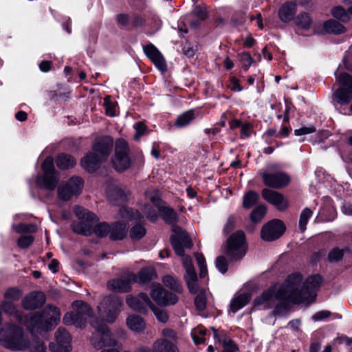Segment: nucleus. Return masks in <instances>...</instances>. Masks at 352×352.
<instances>
[{"mask_svg": "<svg viewBox=\"0 0 352 352\" xmlns=\"http://www.w3.org/2000/svg\"><path fill=\"white\" fill-rule=\"evenodd\" d=\"M302 276L295 273L287 277L285 280L286 289L289 293L284 294L283 298H287L289 302L307 303L314 300L316 290L320 287L322 278L319 275L309 277L302 284Z\"/></svg>", "mask_w": 352, "mask_h": 352, "instance_id": "f257e3e1", "label": "nucleus"}, {"mask_svg": "<svg viewBox=\"0 0 352 352\" xmlns=\"http://www.w3.org/2000/svg\"><path fill=\"white\" fill-rule=\"evenodd\" d=\"M74 210L76 216L80 219L79 222H74L72 225L75 232L89 236L94 232L100 237L109 236L111 226L107 223L102 222L94 226L98 220L95 214L78 206H76Z\"/></svg>", "mask_w": 352, "mask_h": 352, "instance_id": "f03ea898", "label": "nucleus"}, {"mask_svg": "<svg viewBox=\"0 0 352 352\" xmlns=\"http://www.w3.org/2000/svg\"><path fill=\"white\" fill-rule=\"evenodd\" d=\"M60 311L52 305L46 306L41 312L28 315L24 324L32 334L41 333L42 331L51 330L59 322Z\"/></svg>", "mask_w": 352, "mask_h": 352, "instance_id": "7ed1b4c3", "label": "nucleus"}, {"mask_svg": "<svg viewBox=\"0 0 352 352\" xmlns=\"http://www.w3.org/2000/svg\"><path fill=\"white\" fill-rule=\"evenodd\" d=\"M113 144V139L108 136L97 140L92 146V151L81 160L82 167L90 173L96 170L100 164L108 158Z\"/></svg>", "mask_w": 352, "mask_h": 352, "instance_id": "20e7f679", "label": "nucleus"}, {"mask_svg": "<svg viewBox=\"0 0 352 352\" xmlns=\"http://www.w3.org/2000/svg\"><path fill=\"white\" fill-rule=\"evenodd\" d=\"M0 343L12 351H25L28 349L29 340L23 330L16 324H8L0 330Z\"/></svg>", "mask_w": 352, "mask_h": 352, "instance_id": "39448f33", "label": "nucleus"}, {"mask_svg": "<svg viewBox=\"0 0 352 352\" xmlns=\"http://www.w3.org/2000/svg\"><path fill=\"white\" fill-rule=\"evenodd\" d=\"M91 324L96 329V332L91 338V343L95 349H101L103 347H113L118 345L117 340L104 323L98 319H94L91 321Z\"/></svg>", "mask_w": 352, "mask_h": 352, "instance_id": "423d86ee", "label": "nucleus"}, {"mask_svg": "<svg viewBox=\"0 0 352 352\" xmlns=\"http://www.w3.org/2000/svg\"><path fill=\"white\" fill-rule=\"evenodd\" d=\"M175 235L171 239V243L173 249L178 256H183L182 265L185 270L194 269L192 259L189 256H184V248H191L192 243L188 237L187 233L183 231L179 227H175L173 229Z\"/></svg>", "mask_w": 352, "mask_h": 352, "instance_id": "0eeeda50", "label": "nucleus"}, {"mask_svg": "<svg viewBox=\"0 0 352 352\" xmlns=\"http://www.w3.org/2000/svg\"><path fill=\"white\" fill-rule=\"evenodd\" d=\"M74 312H68L63 316V320L66 325H74L77 327H85L87 318L91 316L90 306L80 300L72 303Z\"/></svg>", "mask_w": 352, "mask_h": 352, "instance_id": "6e6552de", "label": "nucleus"}, {"mask_svg": "<svg viewBox=\"0 0 352 352\" xmlns=\"http://www.w3.org/2000/svg\"><path fill=\"white\" fill-rule=\"evenodd\" d=\"M248 250L243 232L233 233L227 241L226 254L232 260H239L246 254Z\"/></svg>", "mask_w": 352, "mask_h": 352, "instance_id": "1a4fd4ad", "label": "nucleus"}, {"mask_svg": "<svg viewBox=\"0 0 352 352\" xmlns=\"http://www.w3.org/2000/svg\"><path fill=\"white\" fill-rule=\"evenodd\" d=\"M289 293L286 289V283L277 287L274 286L270 287L268 290L264 292L261 296L256 297L254 303L255 306L263 307V309H268L272 307L276 300L287 301L289 302V299L283 298L284 294Z\"/></svg>", "mask_w": 352, "mask_h": 352, "instance_id": "9d476101", "label": "nucleus"}, {"mask_svg": "<svg viewBox=\"0 0 352 352\" xmlns=\"http://www.w3.org/2000/svg\"><path fill=\"white\" fill-rule=\"evenodd\" d=\"M121 300L116 296L105 297L98 306L99 315L107 322H113L120 311Z\"/></svg>", "mask_w": 352, "mask_h": 352, "instance_id": "9b49d317", "label": "nucleus"}, {"mask_svg": "<svg viewBox=\"0 0 352 352\" xmlns=\"http://www.w3.org/2000/svg\"><path fill=\"white\" fill-rule=\"evenodd\" d=\"M129 148L128 144L123 139L118 140L116 142L115 154L112 157V164L114 168L120 172L128 169L131 166L129 157Z\"/></svg>", "mask_w": 352, "mask_h": 352, "instance_id": "f8f14e48", "label": "nucleus"}, {"mask_svg": "<svg viewBox=\"0 0 352 352\" xmlns=\"http://www.w3.org/2000/svg\"><path fill=\"white\" fill-rule=\"evenodd\" d=\"M42 169L44 175L42 177H38L37 182L46 189L54 190L57 185L58 178L56 175L52 157H48L44 160L42 164Z\"/></svg>", "mask_w": 352, "mask_h": 352, "instance_id": "ddd939ff", "label": "nucleus"}, {"mask_svg": "<svg viewBox=\"0 0 352 352\" xmlns=\"http://www.w3.org/2000/svg\"><path fill=\"white\" fill-rule=\"evenodd\" d=\"M82 188L83 180L78 177H73L58 188V197L63 201H68L73 196L79 195Z\"/></svg>", "mask_w": 352, "mask_h": 352, "instance_id": "4468645a", "label": "nucleus"}, {"mask_svg": "<svg viewBox=\"0 0 352 352\" xmlns=\"http://www.w3.org/2000/svg\"><path fill=\"white\" fill-rule=\"evenodd\" d=\"M285 230L283 221L273 219L265 224L261 231V237L265 241H273L280 237Z\"/></svg>", "mask_w": 352, "mask_h": 352, "instance_id": "2eb2a0df", "label": "nucleus"}, {"mask_svg": "<svg viewBox=\"0 0 352 352\" xmlns=\"http://www.w3.org/2000/svg\"><path fill=\"white\" fill-rule=\"evenodd\" d=\"M146 196L158 208L160 214L162 219L168 223L172 224L177 221V213L175 211L167 206H162L160 205L161 200L158 197V192L156 190L151 192L147 191Z\"/></svg>", "mask_w": 352, "mask_h": 352, "instance_id": "dca6fc26", "label": "nucleus"}, {"mask_svg": "<svg viewBox=\"0 0 352 352\" xmlns=\"http://www.w3.org/2000/svg\"><path fill=\"white\" fill-rule=\"evenodd\" d=\"M56 344H50L52 352H70L72 338L70 334L63 327H59L55 333Z\"/></svg>", "mask_w": 352, "mask_h": 352, "instance_id": "f3484780", "label": "nucleus"}, {"mask_svg": "<svg viewBox=\"0 0 352 352\" xmlns=\"http://www.w3.org/2000/svg\"><path fill=\"white\" fill-rule=\"evenodd\" d=\"M262 178L265 185L276 189L285 187L291 181L290 177L284 172L263 173Z\"/></svg>", "mask_w": 352, "mask_h": 352, "instance_id": "a211bd4d", "label": "nucleus"}, {"mask_svg": "<svg viewBox=\"0 0 352 352\" xmlns=\"http://www.w3.org/2000/svg\"><path fill=\"white\" fill-rule=\"evenodd\" d=\"M263 198L274 206L276 209L284 211L288 208L287 199L280 192L269 188H264L261 192Z\"/></svg>", "mask_w": 352, "mask_h": 352, "instance_id": "6ab92c4d", "label": "nucleus"}, {"mask_svg": "<svg viewBox=\"0 0 352 352\" xmlns=\"http://www.w3.org/2000/svg\"><path fill=\"white\" fill-rule=\"evenodd\" d=\"M146 56L153 62L155 67L161 72H166L167 65L165 58L157 47L152 43L143 47Z\"/></svg>", "mask_w": 352, "mask_h": 352, "instance_id": "aec40b11", "label": "nucleus"}, {"mask_svg": "<svg viewBox=\"0 0 352 352\" xmlns=\"http://www.w3.org/2000/svg\"><path fill=\"white\" fill-rule=\"evenodd\" d=\"M151 296L153 300L160 305H174L178 301L175 294L169 293L160 286L154 287Z\"/></svg>", "mask_w": 352, "mask_h": 352, "instance_id": "412c9836", "label": "nucleus"}, {"mask_svg": "<svg viewBox=\"0 0 352 352\" xmlns=\"http://www.w3.org/2000/svg\"><path fill=\"white\" fill-rule=\"evenodd\" d=\"M126 302L133 310L144 311L147 307H151L152 302L146 294L141 293L138 296H128Z\"/></svg>", "mask_w": 352, "mask_h": 352, "instance_id": "4be33fe9", "label": "nucleus"}, {"mask_svg": "<svg viewBox=\"0 0 352 352\" xmlns=\"http://www.w3.org/2000/svg\"><path fill=\"white\" fill-rule=\"evenodd\" d=\"M45 302V294L41 292H32L22 300V305L26 309H35Z\"/></svg>", "mask_w": 352, "mask_h": 352, "instance_id": "5701e85b", "label": "nucleus"}, {"mask_svg": "<svg viewBox=\"0 0 352 352\" xmlns=\"http://www.w3.org/2000/svg\"><path fill=\"white\" fill-rule=\"evenodd\" d=\"M107 194L111 201H124L130 194V191L125 186L111 184L107 188Z\"/></svg>", "mask_w": 352, "mask_h": 352, "instance_id": "b1692460", "label": "nucleus"}, {"mask_svg": "<svg viewBox=\"0 0 352 352\" xmlns=\"http://www.w3.org/2000/svg\"><path fill=\"white\" fill-rule=\"evenodd\" d=\"M131 278L129 274L127 276L112 279L107 283V287L109 290L116 292H127L131 289Z\"/></svg>", "mask_w": 352, "mask_h": 352, "instance_id": "393cba45", "label": "nucleus"}, {"mask_svg": "<svg viewBox=\"0 0 352 352\" xmlns=\"http://www.w3.org/2000/svg\"><path fill=\"white\" fill-rule=\"evenodd\" d=\"M296 12V4L292 2H286L280 8L278 16L281 21L287 23L294 19Z\"/></svg>", "mask_w": 352, "mask_h": 352, "instance_id": "a878e982", "label": "nucleus"}, {"mask_svg": "<svg viewBox=\"0 0 352 352\" xmlns=\"http://www.w3.org/2000/svg\"><path fill=\"white\" fill-rule=\"evenodd\" d=\"M110 226L109 238L111 240H122L126 236L128 226L126 223L116 222Z\"/></svg>", "mask_w": 352, "mask_h": 352, "instance_id": "bb28decb", "label": "nucleus"}, {"mask_svg": "<svg viewBox=\"0 0 352 352\" xmlns=\"http://www.w3.org/2000/svg\"><path fill=\"white\" fill-rule=\"evenodd\" d=\"M153 352H179L177 346L166 339H158L153 344Z\"/></svg>", "mask_w": 352, "mask_h": 352, "instance_id": "cd10ccee", "label": "nucleus"}, {"mask_svg": "<svg viewBox=\"0 0 352 352\" xmlns=\"http://www.w3.org/2000/svg\"><path fill=\"white\" fill-rule=\"evenodd\" d=\"M129 275L132 281L141 283L150 281L155 276L154 269L152 267H145L142 269L138 274H130Z\"/></svg>", "mask_w": 352, "mask_h": 352, "instance_id": "c85d7f7f", "label": "nucleus"}, {"mask_svg": "<svg viewBox=\"0 0 352 352\" xmlns=\"http://www.w3.org/2000/svg\"><path fill=\"white\" fill-rule=\"evenodd\" d=\"M127 327L135 332H142L146 327L144 320L139 316L131 315L126 318Z\"/></svg>", "mask_w": 352, "mask_h": 352, "instance_id": "c756f323", "label": "nucleus"}, {"mask_svg": "<svg viewBox=\"0 0 352 352\" xmlns=\"http://www.w3.org/2000/svg\"><path fill=\"white\" fill-rule=\"evenodd\" d=\"M184 279L190 292L193 294L197 293L199 290V286L197 283V275L195 268L186 270Z\"/></svg>", "mask_w": 352, "mask_h": 352, "instance_id": "7c9ffc66", "label": "nucleus"}, {"mask_svg": "<svg viewBox=\"0 0 352 352\" xmlns=\"http://www.w3.org/2000/svg\"><path fill=\"white\" fill-rule=\"evenodd\" d=\"M214 333V338L217 339L219 342L222 343L225 346L223 352H236V347L235 344L230 339L226 337L223 333H218L217 330L214 327L212 328Z\"/></svg>", "mask_w": 352, "mask_h": 352, "instance_id": "2f4dec72", "label": "nucleus"}, {"mask_svg": "<svg viewBox=\"0 0 352 352\" xmlns=\"http://www.w3.org/2000/svg\"><path fill=\"white\" fill-rule=\"evenodd\" d=\"M250 296L248 294H242L235 296L230 303V309L233 313L236 312L238 310L245 306L249 302Z\"/></svg>", "mask_w": 352, "mask_h": 352, "instance_id": "473e14b6", "label": "nucleus"}, {"mask_svg": "<svg viewBox=\"0 0 352 352\" xmlns=\"http://www.w3.org/2000/svg\"><path fill=\"white\" fill-rule=\"evenodd\" d=\"M75 159L67 154H60L56 158V165L60 169L72 168L76 164Z\"/></svg>", "mask_w": 352, "mask_h": 352, "instance_id": "72a5a7b5", "label": "nucleus"}, {"mask_svg": "<svg viewBox=\"0 0 352 352\" xmlns=\"http://www.w3.org/2000/svg\"><path fill=\"white\" fill-rule=\"evenodd\" d=\"M334 97L340 104H347L352 100V90L339 88L334 93Z\"/></svg>", "mask_w": 352, "mask_h": 352, "instance_id": "f704fd0d", "label": "nucleus"}, {"mask_svg": "<svg viewBox=\"0 0 352 352\" xmlns=\"http://www.w3.org/2000/svg\"><path fill=\"white\" fill-rule=\"evenodd\" d=\"M195 118L194 110L187 111L177 117L175 124L177 127H184L188 125Z\"/></svg>", "mask_w": 352, "mask_h": 352, "instance_id": "c9c22d12", "label": "nucleus"}, {"mask_svg": "<svg viewBox=\"0 0 352 352\" xmlns=\"http://www.w3.org/2000/svg\"><path fill=\"white\" fill-rule=\"evenodd\" d=\"M163 283L167 287L175 292H182V286L179 280L172 275H166L163 278Z\"/></svg>", "mask_w": 352, "mask_h": 352, "instance_id": "e433bc0d", "label": "nucleus"}, {"mask_svg": "<svg viewBox=\"0 0 352 352\" xmlns=\"http://www.w3.org/2000/svg\"><path fill=\"white\" fill-rule=\"evenodd\" d=\"M324 29L327 32L340 34L345 32L346 28L339 22L329 20L324 23Z\"/></svg>", "mask_w": 352, "mask_h": 352, "instance_id": "4c0bfd02", "label": "nucleus"}, {"mask_svg": "<svg viewBox=\"0 0 352 352\" xmlns=\"http://www.w3.org/2000/svg\"><path fill=\"white\" fill-rule=\"evenodd\" d=\"M259 199V195L254 191L250 190L247 192L243 199V207L245 209L252 208Z\"/></svg>", "mask_w": 352, "mask_h": 352, "instance_id": "58836bf2", "label": "nucleus"}, {"mask_svg": "<svg viewBox=\"0 0 352 352\" xmlns=\"http://www.w3.org/2000/svg\"><path fill=\"white\" fill-rule=\"evenodd\" d=\"M296 25L302 29H309L313 24V20L308 13H300L295 19Z\"/></svg>", "mask_w": 352, "mask_h": 352, "instance_id": "ea45409f", "label": "nucleus"}, {"mask_svg": "<svg viewBox=\"0 0 352 352\" xmlns=\"http://www.w3.org/2000/svg\"><path fill=\"white\" fill-rule=\"evenodd\" d=\"M119 216L125 220L141 219L142 217L137 210L124 207L120 209Z\"/></svg>", "mask_w": 352, "mask_h": 352, "instance_id": "a19ab883", "label": "nucleus"}, {"mask_svg": "<svg viewBox=\"0 0 352 352\" xmlns=\"http://www.w3.org/2000/svg\"><path fill=\"white\" fill-rule=\"evenodd\" d=\"M331 14L335 18L344 23L348 22L351 19L349 10H346L340 6L334 7L331 10Z\"/></svg>", "mask_w": 352, "mask_h": 352, "instance_id": "79ce46f5", "label": "nucleus"}, {"mask_svg": "<svg viewBox=\"0 0 352 352\" xmlns=\"http://www.w3.org/2000/svg\"><path fill=\"white\" fill-rule=\"evenodd\" d=\"M336 80L342 86L341 88L352 90V76L346 72H342L339 75L336 74Z\"/></svg>", "mask_w": 352, "mask_h": 352, "instance_id": "37998d69", "label": "nucleus"}, {"mask_svg": "<svg viewBox=\"0 0 352 352\" xmlns=\"http://www.w3.org/2000/svg\"><path fill=\"white\" fill-rule=\"evenodd\" d=\"M22 292L15 287H11L6 290L3 294L4 299L14 302L20 299Z\"/></svg>", "mask_w": 352, "mask_h": 352, "instance_id": "c03bdc74", "label": "nucleus"}, {"mask_svg": "<svg viewBox=\"0 0 352 352\" xmlns=\"http://www.w3.org/2000/svg\"><path fill=\"white\" fill-rule=\"evenodd\" d=\"M267 208L264 205L258 206L250 214L251 221L254 223L259 222L265 215Z\"/></svg>", "mask_w": 352, "mask_h": 352, "instance_id": "a18cd8bd", "label": "nucleus"}, {"mask_svg": "<svg viewBox=\"0 0 352 352\" xmlns=\"http://www.w3.org/2000/svg\"><path fill=\"white\" fill-rule=\"evenodd\" d=\"M206 333V330L203 327H198L194 329L191 332L192 340L195 344H199L204 342V336Z\"/></svg>", "mask_w": 352, "mask_h": 352, "instance_id": "49530a36", "label": "nucleus"}, {"mask_svg": "<svg viewBox=\"0 0 352 352\" xmlns=\"http://www.w3.org/2000/svg\"><path fill=\"white\" fill-rule=\"evenodd\" d=\"M312 211L308 208H304L302 211L299 219V228L302 232L306 230V225L309 218L312 216Z\"/></svg>", "mask_w": 352, "mask_h": 352, "instance_id": "de8ad7c7", "label": "nucleus"}, {"mask_svg": "<svg viewBox=\"0 0 352 352\" xmlns=\"http://www.w3.org/2000/svg\"><path fill=\"white\" fill-rule=\"evenodd\" d=\"M195 258L199 268V276L204 278L208 274L206 259L201 253H196Z\"/></svg>", "mask_w": 352, "mask_h": 352, "instance_id": "09e8293b", "label": "nucleus"}, {"mask_svg": "<svg viewBox=\"0 0 352 352\" xmlns=\"http://www.w3.org/2000/svg\"><path fill=\"white\" fill-rule=\"evenodd\" d=\"M146 234V229L140 224L133 226L130 230V236L133 240H139Z\"/></svg>", "mask_w": 352, "mask_h": 352, "instance_id": "8fccbe9b", "label": "nucleus"}, {"mask_svg": "<svg viewBox=\"0 0 352 352\" xmlns=\"http://www.w3.org/2000/svg\"><path fill=\"white\" fill-rule=\"evenodd\" d=\"M349 252L347 248L344 249H339L334 248L328 254V259L330 262H336L342 259L345 252Z\"/></svg>", "mask_w": 352, "mask_h": 352, "instance_id": "3c124183", "label": "nucleus"}, {"mask_svg": "<svg viewBox=\"0 0 352 352\" xmlns=\"http://www.w3.org/2000/svg\"><path fill=\"white\" fill-rule=\"evenodd\" d=\"M12 228L17 233H33L37 230V228L34 224L27 225L21 223L19 225H13Z\"/></svg>", "mask_w": 352, "mask_h": 352, "instance_id": "603ef678", "label": "nucleus"}, {"mask_svg": "<svg viewBox=\"0 0 352 352\" xmlns=\"http://www.w3.org/2000/svg\"><path fill=\"white\" fill-rule=\"evenodd\" d=\"M240 61L242 67L245 70H248L251 65L254 63L253 58L250 54L247 52H242L239 54Z\"/></svg>", "mask_w": 352, "mask_h": 352, "instance_id": "864d4df0", "label": "nucleus"}, {"mask_svg": "<svg viewBox=\"0 0 352 352\" xmlns=\"http://www.w3.org/2000/svg\"><path fill=\"white\" fill-rule=\"evenodd\" d=\"M150 308L152 309L155 316H156L159 321L162 322H166L168 320V316L167 313L164 310L160 308H156L153 304L151 305Z\"/></svg>", "mask_w": 352, "mask_h": 352, "instance_id": "5fc2aeb1", "label": "nucleus"}, {"mask_svg": "<svg viewBox=\"0 0 352 352\" xmlns=\"http://www.w3.org/2000/svg\"><path fill=\"white\" fill-rule=\"evenodd\" d=\"M1 308L3 311L9 314H14L16 313V307L14 302L3 299L1 304Z\"/></svg>", "mask_w": 352, "mask_h": 352, "instance_id": "6e6d98bb", "label": "nucleus"}, {"mask_svg": "<svg viewBox=\"0 0 352 352\" xmlns=\"http://www.w3.org/2000/svg\"><path fill=\"white\" fill-rule=\"evenodd\" d=\"M34 240L31 235H23L19 238L17 243L21 248H26L32 244Z\"/></svg>", "mask_w": 352, "mask_h": 352, "instance_id": "4d7b16f0", "label": "nucleus"}, {"mask_svg": "<svg viewBox=\"0 0 352 352\" xmlns=\"http://www.w3.org/2000/svg\"><path fill=\"white\" fill-rule=\"evenodd\" d=\"M215 265L218 270L223 274L228 270V261L223 256H219L216 258Z\"/></svg>", "mask_w": 352, "mask_h": 352, "instance_id": "13d9d810", "label": "nucleus"}, {"mask_svg": "<svg viewBox=\"0 0 352 352\" xmlns=\"http://www.w3.org/2000/svg\"><path fill=\"white\" fill-rule=\"evenodd\" d=\"M195 305L198 310L202 311L206 305V298L204 294H199L195 299Z\"/></svg>", "mask_w": 352, "mask_h": 352, "instance_id": "bf43d9fd", "label": "nucleus"}, {"mask_svg": "<svg viewBox=\"0 0 352 352\" xmlns=\"http://www.w3.org/2000/svg\"><path fill=\"white\" fill-rule=\"evenodd\" d=\"M104 104L105 106L106 114L109 116H115L116 109V104L111 102L109 98H104Z\"/></svg>", "mask_w": 352, "mask_h": 352, "instance_id": "052dcab7", "label": "nucleus"}, {"mask_svg": "<svg viewBox=\"0 0 352 352\" xmlns=\"http://www.w3.org/2000/svg\"><path fill=\"white\" fill-rule=\"evenodd\" d=\"M193 14L199 21H204L208 17L206 9L204 7L197 6L193 10Z\"/></svg>", "mask_w": 352, "mask_h": 352, "instance_id": "680f3d73", "label": "nucleus"}, {"mask_svg": "<svg viewBox=\"0 0 352 352\" xmlns=\"http://www.w3.org/2000/svg\"><path fill=\"white\" fill-rule=\"evenodd\" d=\"M316 127L313 125L309 126H302L300 129L294 130V134L296 136L312 133L316 131Z\"/></svg>", "mask_w": 352, "mask_h": 352, "instance_id": "e2e57ef3", "label": "nucleus"}, {"mask_svg": "<svg viewBox=\"0 0 352 352\" xmlns=\"http://www.w3.org/2000/svg\"><path fill=\"white\" fill-rule=\"evenodd\" d=\"M28 348L31 352H46L44 344L38 341L33 342L32 344H29Z\"/></svg>", "mask_w": 352, "mask_h": 352, "instance_id": "0e129e2a", "label": "nucleus"}, {"mask_svg": "<svg viewBox=\"0 0 352 352\" xmlns=\"http://www.w3.org/2000/svg\"><path fill=\"white\" fill-rule=\"evenodd\" d=\"M134 129H135L136 132L135 135V139L139 140L140 138L144 133L146 129V126L143 122H139L134 125Z\"/></svg>", "mask_w": 352, "mask_h": 352, "instance_id": "69168bd1", "label": "nucleus"}, {"mask_svg": "<svg viewBox=\"0 0 352 352\" xmlns=\"http://www.w3.org/2000/svg\"><path fill=\"white\" fill-rule=\"evenodd\" d=\"M144 212L149 220L154 221L157 219V215L156 212L150 206H145Z\"/></svg>", "mask_w": 352, "mask_h": 352, "instance_id": "338daca9", "label": "nucleus"}, {"mask_svg": "<svg viewBox=\"0 0 352 352\" xmlns=\"http://www.w3.org/2000/svg\"><path fill=\"white\" fill-rule=\"evenodd\" d=\"M228 87L233 91H241L243 89L242 87L239 84V80L234 77L230 79V82Z\"/></svg>", "mask_w": 352, "mask_h": 352, "instance_id": "774afa93", "label": "nucleus"}]
</instances>
